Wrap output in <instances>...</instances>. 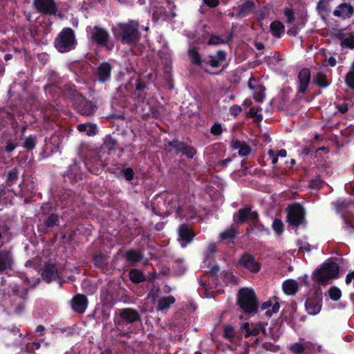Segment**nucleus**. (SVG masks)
Returning <instances> with one entry per match:
<instances>
[{
	"label": "nucleus",
	"mask_w": 354,
	"mask_h": 354,
	"mask_svg": "<svg viewBox=\"0 0 354 354\" xmlns=\"http://www.w3.org/2000/svg\"><path fill=\"white\" fill-rule=\"evenodd\" d=\"M111 30L115 39L123 45L136 46L141 39L140 24L136 20L118 23Z\"/></svg>",
	"instance_id": "nucleus-1"
},
{
	"label": "nucleus",
	"mask_w": 354,
	"mask_h": 354,
	"mask_svg": "<svg viewBox=\"0 0 354 354\" xmlns=\"http://www.w3.org/2000/svg\"><path fill=\"white\" fill-rule=\"evenodd\" d=\"M157 203H162L163 205L166 207V211L169 213L175 212L176 217H184L186 218H194L196 216V211L193 207H189L187 212L181 205L180 197L178 195L165 192L158 194L156 197Z\"/></svg>",
	"instance_id": "nucleus-2"
},
{
	"label": "nucleus",
	"mask_w": 354,
	"mask_h": 354,
	"mask_svg": "<svg viewBox=\"0 0 354 354\" xmlns=\"http://www.w3.org/2000/svg\"><path fill=\"white\" fill-rule=\"evenodd\" d=\"M41 216L37 224V230L42 234H48L58 227L62 218L56 212V208L51 203H43L41 207Z\"/></svg>",
	"instance_id": "nucleus-3"
},
{
	"label": "nucleus",
	"mask_w": 354,
	"mask_h": 354,
	"mask_svg": "<svg viewBox=\"0 0 354 354\" xmlns=\"http://www.w3.org/2000/svg\"><path fill=\"white\" fill-rule=\"evenodd\" d=\"M236 304L245 314L254 315L259 309L257 294L250 288H242L238 291Z\"/></svg>",
	"instance_id": "nucleus-4"
},
{
	"label": "nucleus",
	"mask_w": 354,
	"mask_h": 354,
	"mask_svg": "<svg viewBox=\"0 0 354 354\" xmlns=\"http://www.w3.org/2000/svg\"><path fill=\"white\" fill-rule=\"evenodd\" d=\"M77 40L75 31L69 27L64 28L54 40V46L61 53H68L75 50Z\"/></svg>",
	"instance_id": "nucleus-5"
},
{
	"label": "nucleus",
	"mask_w": 354,
	"mask_h": 354,
	"mask_svg": "<svg viewBox=\"0 0 354 354\" xmlns=\"http://www.w3.org/2000/svg\"><path fill=\"white\" fill-rule=\"evenodd\" d=\"M10 308L16 314H21L25 309V303L28 298V289L20 290L16 283H10L8 290Z\"/></svg>",
	"instance_id": "nucleus-6"
},
{
	"label": "nucleus",
	"mask_w": 354,
	"mask_h": 354,
	"mask_svg": "<svg viewBox=\"0 0 354 354\" xmlns=\"http://www.w3.org/2000/svg\"><path fill=\"white\" fill-rule=\"evenodd\" d=\"M338 265L333 261H326L313 273V279L320 284H326L330 279L338 277Z\"/></svg>",
	"instance_id": "nucleus-7"
},
{
	"label": "nucleus",
	"mask_w": 354,
	"mask_h": 354,
	"mask_svg": "<svg viewBox=\"0 0 354 354\" xmlns=\"http://www.w3.org/2000/svg\"><path fill=\"white\" fill-rule=\"evenodd\" d=\"M90 40L92 44L106 51H112L115 46L109 30L100 26H95L93 28L90 33Z\"/></svg>",
	"instance_id": "nucleus-8"
},
{
	"label": "nucleus",
	"mask_w": 354,
	"mask_h": 354,
	"mask_svg": "<svg viewBox=\"0 0 354 354\" xmlns=\"http://www.w3.org/2000/svg\"><path fill=\"white\" fill-rule=\"evenodd\" d=\"M287 222L290 226L299 227L304 225L306 227L307 221L306 219V211L303 205L300 203H295L289 205L286 208Z\"/></svg>",
	"instance_id": "nucleus-9"
},
{
	"label": "nucleus",
	"mask_w": 354,
	"mask_h": 354,
	"mask_svg": "<svg viewBox=\"0 0 354 354\" xmlns=\"http://www.w3.org/2000/svg\"><path fill=\"white\" fill-rule=\"evenodd\" d=\"M141 321L139 312L131 308H125L118 310L114 317V324L118 329L124 324H132Z\"/></svg>",
	"instance_id": "nucleus-10"
},
{
	"label": "nucleus",
	"mask_w": 354,
	"mask_h": 354,
	"mask_svg": "<svg viewBox=\"0 0 354 354\" xmlns=\"http://www.w3.org/2000/svg\"><path fill=\"white\" fill-rule=\"evenodd\" d=\"M259 216L257 212L252 211V205H247L240 208L233 215V221L238 225H243L249 222H257L259 221Z\"/></svg>",
	"instance_id": "nucleus-11"
},
{
	"label": "nucleus",
	"mask_w": 354,
	"mask_h": 354,
	"mask_svg": "<svg viewBox=\"0 0 354 354\" xmlns=\"http://www.w3.org/2000/svg\"><path fill=\"white\" fill-rule=\"evenodd\" d=\"M322 306V295L319 290H315L309 295L305 302V309L310 315H317Z\"/></svg>",
	"instance_id": "nucleus-12"
},
{
	"label": "nucleus",
	"mask_w": 354,
	"mask_h": 354,
	"mask_svg": "<svg viewBox=\"0 0 354 354\" xmlns=\"http://www.w3.org/2000/svg\"><path fill=\"white\" fill-rule=\"evenodd\" d=\"M147 84L146 82L140 77L135 80V82H133L131 80L124 87V89L127 91H130L134 89L133 97L137 100L138 102H143L146 97V93L145 92Z\"/></svg>",
	"instance_id": "nucleus-13"
},
{
	"label": "nucleus",
	"mask_w": 354,
	"mask_h": 354,
	"mask_svg": "<svg viewBox=\"0 0 354 354\" xmlns=\"http://www.w3.org/2000/svg\"><path fill=\"white\" fill-rule=\"evenodd\" d=\"M32 5L42 15L55 16L58 11L55 0H33Z\"/></svg>",
	"instance_id": "nucleus-14"
},
{
	"label": "nucleus",
	"mask_w": 354,
	"mask_h": 354,
	"mask_svg": "<svg viewBox=\"0 0 354 354\" xmlns=\"http://www.w3.org/2000/svg\"><path fill=\"white\" fill-rule=\"evenodd\" d=\"M167 146L172 147L176 153H181L185 156L188 159H192L196 154V149L190 145H188L183 141H180L177 139L169 141Z\"/></svg>",
	"instance_id": "nucleus-15"
},
{
	"label": "nucleus",
	"mask_w": 354,
	"mask_h": 354,
	"mask_svg": "<svg viewBox=\"0 0 354 354\" xmlns=\"http://www.w3.org/2000/svg\"><path fill=\"white\" fill-rule=\"evenodd\" d=\"M178 241L180 246L185 248L193 241L196 234L189 224L182 223L178 227Z\"/></svg>",
	"instance_id": "nucleus-16"
},
{
	"label": "nucleus",
	"mask_w": 354,
	"mask_h": 354,
	"mask_svg": "<svg viewBox=\"0 0 354 354\" xmlns=\"http://www.w3.org/2000/svg\"><path fill=\"white\" fill-rule=\"evenodd\" d=\"M75 109L81 115L90 116L95 113L97 106L91 100L82 95L77 101L73 104Z\"/></svg>",
	"instance_id": "nucleus-17"
},
{
	"label": "nucleus",
	"mask_w": 354,
	"mask_h": 354,
	"mask_svg": "<svg viewBox=\"0 0 354 354\" xmlns=\"http://www.w3.org/2000/svg\"><path fill=\"white\" fill-rule=\"evenodd\" d=\"M239 264L242 268L252 273H257L261 270V263L250 253L244 252L239 260Z\"/></svg>",
	"instance_id": "nucleus-18"
},
{
	"label": "nucleus",
	"mask_w": 354,
	"mask_h": 354,
	"mask_svg": "<svg viewBox=\"0 0 354 354\" xmlns=\"http://www.w3.org/2000/svg\"><path fill=\"white\" fill-rule=\"evenodd\" d=\"M112 70L113 66L109 62H102L97 66L94 75L100 83L106 84L111 79Z\"/></svg>",
	"instance_id": "nucleus-19"
},
{
	"label": "nucleus",
	"mask_w": 354,
	"mask_h": 354,
	"mask_svg": "<svg viewBox=\"0 0 354 354\" xmlns=\"http://www.w3.org/2000/svg\"><path fill=\"white\" fill-rule=\"evenodd\" d=\"M248 86L252 91L254 100L257 102H262L265 99V86L254 76L250 77Z\"/></svg>",
	"instance_id": "nucleus-20"
},
{
	"label": "nucleus",
	"mask_w": 354,
	"mask_h": 354,
	"mask_svg": "<svg viewBox=\"0 0 354 354\" xmlns=\"http://www.w3.org/2000/svg\"><path fill=\"white\" fill-rule=\"evenodd\" d=\"M88 298L83 294L75 295L71 301L72 309L80 314L84 313L88 307Z\"/></svg>",
	"instance_id": "nucleus-21"
},
{
	"label": "nucleus",
	"mask_w": 354,
	"mask_h": 354,
	"mask_svg": "<svg viewBox=\"0 0 354 354\" xmlns=\"http://www.w3.org/2000/svg\"><path fill=\"white\" fill-rule=\"evenodd\" d=\"M227 53L223 50H219L216 55H208L204 57L203 65H209L212 68H218L221 63L226 60Z\"/></svg>",
	"instance_id": "nucleus-22"
},
{
	"label": "nucleus",
	"mask_w": 354,
	"mask_h": 354,
	"mask_svg": "<svg viewBox=\"0 0 354 354\" xmlns=\"http://www.w3.org/2000/svg\"><path fill=\"white\" fill-rule=\"evenodd\" d=\"M299 86L297 92L305 93L310 82V71L308 68H302L298 73Z\"/></svg>",
	"instance_id": "nucleus-23"
},
{
	"label": "nucleus",
	"mask_w": 354,
	"mask_h": 354,
	"mask_svg": "<svg viewBox=\"0 0 354 354\" xmlns=\"http://www.w3.org/2000/svg\"><path fill=\"white\" fill-rule=\"evenodd\" d=\"M268 324L267 322L263 323L261 322L258 325H252L250 327V325L248 322H245L243 324L242 328L245 330V337H249L250 336H257L261 332L263 334H266V326Z\"/></svg>",
	"instance_id": "nucleus-24"
},
{
	"label": "nucleus",
	"mask_w": 354,
	"mask_h": 354,
	"mask_svg": "<svg viewBox=\"0 0 354 354\" xmlns=\"http://www.w3.org/2000/svg\"><path fill=\"white\" fill-rule=\"evenodd\" d=\"M353 13L354 9L351 4L342 3L334 10L333 15L342 19H347L351 17Z\"/></svg>",
	"instance_id": "nucleus-25"
},
{
	"label": "nucleus",
	"mask_w": 354,
	"mask_h": 354,
	"mask_svg": "<svg viewBox=\"0 0 354 354\" xmlns=\"http://www.w3.org/2000/svg\"><path fill=\"white\" fill-rule=\"evenodd\" d=\"M42 278L47 283H50L57 277V268L55 264L47 263L42 271Z\"/></svg>",
	"instance_id": "nucleus-26"
},
{
	"label": "nucleus",
	"mask_w": 354,
	"mask_h": 354,
	"mask_svg": "<svg viewBox=\"0 0 354 354\" xmlns=\"http://www.w3.org/2000/svg\"><path fill=\"white\" fill-rule=\"evenodd\" d=\"M256 5L252 0H246L243 4L239 6L238 11L236 13L237 18L247 17L255 9Z\"/></svg>",
	"instance_id": "nucleus-27"
},
{
	"label": "nucleus",
	"mask_w": 354,
	"mask_h": 354,
	"mask_svg": "<svg viewBox=\"0 0 354 354\" xmlns=\"http://www.w3.org/2000/svg\"><path fill=\"white\" fill-rule=\"evenodd\" d=\"M199 47L194 45H190L187 50V55L191 60L192 64L195 66H202L203 65V60L201 54L198 52Z\"/></svg>",
	"instance_id": "nucleus-28"
},
{
	"label": "nucleus",
	"mask_w": 354,
	"mask_h": 354,
	"mask_svg": "<svg viewBox=\"0 0 354 354\" xmlns=\"http://www.w3.org/2000/svg\"><path fill=\"white\" fill-rule=\"evenodd\" d=\"M279 303L278 301H275V303L273 304L271 299L262 303L261 305L259 306V308L261 310H266L265 315L268 317H270L273 313H277L279 311Z\"/></svg>",
	"instance_id": "nucleus-29"
},
{
	"label": "nucleus",
	"mask_w": 354,
	"mask_h": 354,
	"mask_svg": "<svg viewBox=\"0 0 354 354\" xmlns=\"http://www.w3.org/2000/svg\"><path fill=\"white\" fill-rule=\"evenodd\" d=\"M124 258L131 265H134L138 262H140L144 258V255L139 250L131 249L125 252Z\"/></svg>",
	"instance_id": "nucleus-30"
},
{
	"label": "nucleus",
	"mask_w": 354,
	"mask_h": 354,
	"mask_svg": "<svg viewBox=\"0 0 354 354\" xmlns=\"http://www.w3.org/2000/svg\"><path fill=\"white\" fill-rule=\"evenodd\" d=\"M63 91L71 99L73 104L83 95L77 90L76 86L72 83L64 84Z\"/></svg>",
	"instance_id": "nucleus-31"
},
{
	"label": "nucleus",
	"mask_w": 354,
	"mask_h": 354,
	"mask_svg": "<svg viewBox=\"0 0 354 354\" xmlns=\"http://www.w3.org/2000/svg\"><path fill=\"white\" fill-rule=\"evenodd\" d=\"M12 263V254L10 252L3 250L0 252V272L10 268Z\"/></svg>",
	"instance_id": "nucleus-32"
},
{
	"label": "nucleus",
	"mask_w": 354,
	"mask_h": 354,
	"mask_svg": "<svg viewBox=\"0 0 354 354\" xmlns=\"http://www.w3.org/2000/svg\"><path fill=\"white\" fill-rule=\"evenodd\" d=\"M82 175L79 167L77 164H74L70 166L64 176L71 180V182H77L82 179Z\"/></svg>",
	"instance_id": "nucleus-33"
},
{
	"label": "nucleus",
	"mask_w": 354,
	"mask_h": 354,
	"mask_svg": "<svg viewBox=\"0 0 354 354\" xmlns=\"http://www.w3.org/2000/svg\"><path fill=\"white\" fill-rule=\"evenodd\" d=\"M238 231L233 226H231L220 234L219 239L222 241L234 243Z\"/></svg>",
	"instance_id": "nucleus-34"
},
{
	"label": "nucleus",
	"mask_w": 354,
	"mask_h": 354,
	"mask_svg": "<svg viewBox=\"0 0 354 354\" xmlns=\"http://www.w3.org/2000/svg\"><path fill=\"white\" fill-rule=\"evenodd\" d=\"M337 37L340 41V44L343 48L354 49V33L351 32L346 36V34L341 32L337 34Z\"/></svg>",
	"instance_id": "nucleus-35"
},
{
	"label": "nucleus",
	"mask_w": 354,
	"mask_h": 354,
	"mask_svg": "<svg viewBox=\"0 0 354 354\" xmlns=\"http://www.w3.org/2000/svg\"><path fill=\"white\" fill-rule=\"evenodd\" d=\"M283 290L287 295H295L299 289L298 283L295 279H287L282 285Z\"/></svg>",
	"instance_id": "nucleus-36"
},
{
	"label": "nucleus",
	"mask_w": 354,
	"mask_h": 354,
	"mask_svg": "<svg viewBox=\"0 0 354 354\" xmlns=\"http://www.w3.org/2000/svg\"><path fill=\"white\" fill-rule=\"evenodd\" d=\"M270 28L272 35L276 38H281L282 33L285 30L283 24L279 20L271 22Z\"/></svg>",
	"instance_id": "nucleus-37"
},
{
	"label": "nucleus",
	"mask_w": 354,
	"mask_h": 354,
	"mask_svg": "<svg viewBox=\"0 0 354 354\" xmlns=\"http://www.w3.org/2000/svg\"><path fill=\"white\" fill-rule=\"evenodd\" d=\"M77 130L80 133H86L87 136H95L97 133V127L94 124L82 123L77 125Z\"/></svg>",
	"instance_id": "nucleus-38"
},
{
	"label": "nucleus",
	"mask_w": 354,
	"mask_h": 354,
	"mask_svg": "<svg viewBox=\"0 0 354 354\" xmlns=\"http://www.w3.org/2000/svg\"><path fill=\"white\" fill-rule=\"evenodd\" d=\"M175 301L173 296L163 297L158 300L156 308L160 311L167 310L171 304H174Z\"/></svg>",
	"instance_id": "nucleus-39"
},
{
	"label": "nucleus",
	"mask_w": 354,
	"mask_h": 354,
	"mask_svg": "<svg viewBox=\"0 0 354 354\" xmlns=\"http://www.w3.org/2000/svg\"><path fill=\"white\" fill-rule=\"evenodd\" d=\"M129 279L133 283H140L146 280L145 274L138 269H132L129 272Z\"/></svg>",
	"instance_id": "nucleus-40"
},
{
	"label": "nucleus",
	"mask_w": 354,
	"mask_h": 354,
	"mask_svg": "<svg viewBox=\"0 0 354 354\" xmlns=\"http://www.w3.org/2000/svg\"><path fill=\"white\" fill-rule=\"evenodd\" d=\"M93 262L96 268L104 269L108 264L109 257L103 253L93 256Z\"/></svg>",
	"instance_id": "nucleus-41"
},
{
	"label": "nucleus",
	"mask_w": 354,
	"mask_h": 354,
	"mask_svg": "<svg viewBox=\"0 0 354 354\" xmlns=\"http://www.w3.org/2000/svg\"><path fill=\"white\" fill-rule=\"evenodd\" d=\"M19 178V171L18 169L15 167L8 171L6 184L8 187H11L18 180Z\"/></svg>",
	"instance_id": "nucleus-42"
},
{
	"label": "nucleus",
	"mask_w": 354,
	"mask_h": 354,
	"mask_svg": "<svg viewBox=\"0 0 354 354\" xmlns=\"http://www.w3.org/2000/svg\"><path fill=\"white\" fill-rule=\"evenodd\" d=\"M314 82L320 88H326L329 86V82L326 79V75L322 72H318L317 73Z\"/></svg>",
	"instance_id": "nucleus-43"
},
{
	"label": "nucleus",
	"mask_w": 354,
	"mask_h": 354,
	"mask_svg": "<svg viewBox=\"0 0 354 354\" xmlns=\"http://www.w3.org/2000/svg\"><path fill=\"white\" fill-rule=\"evenodd\" d=\"M329 0H319L317 6V9L319 14L322 15H328L330 11V5H329Z\"/></svg>",
	"instance_id": "nucleus-44"
},
{
	"label": "nucleus",
	"mask_w": 354,
	"mask_h": 354,
	"mask_svg": "<svg viewBox=\"0 0 354 354\" xmlns=\"http://www.w3.org/2000/svg\"><path fill=\"white\" fill-rule=\"evenodd\" d=\"M37 143V137L35 135H30L25 138L23 143V147L28 151H32L35 149Z\"/></svg>",
	"instance_id": "nucleus-45"
},
{
	"label": "nucleus",
	"mask_w": 354,
	"mask_h": 354,
	"mask_svg": "<svg viewBox=\"0 0 354 354\" xmlns=\"http://www.w3.org/2000/svg\"><path fill=\"white\" fill-rule=\"evenodd\" d=\"M227 37V41H225L221 36L212 34L210 35V37L207 41V45L212 46L225 44L232 39V34H230Z\"/></svg>",
	"instance_id": "nucleus-46"
},
{
	"label": "nucleus",
	"mask_w": 354,
	"mask_h": 354,
	"mask_svg": "<svg viewBox=\"0 0 354 354\" xmlns=\"http://www.w3.org/2000/svg\"><path fill=\"white\" fill-rule=\"evenodd\" d=\"M254 234L261 236L263 235L268 236L270 234V230L265 227L262 223H254Z\"/></svg>",
	"instance_id": "nucleus-47"
},
{
	"label": "nucleus",
	"mask_w": 354,
	"mask_h": 354,
	"mask_svg": "<svg viewBox=\"0 0 354 354\" xmlns=\"http://www.w3.org/2000/svg\"><path fill=\"white\" fill-rule=\"evenodd\" d=\"M223 281L226 285H236L239 282V279L232 273L226 272L223 273Z\"/></svg>",
	"instance_id": "nucleus-48"
},
{
	"label": "nucleus",
	"mask_w": 354,
	"mask_h": 354,
	"mask_svg": "<svg viewBox=\"0 0 354 354\" xmlns=\"http://www.w3.org/2000/svg\"><path fill=\"white\" fill-rule=\"evenodd\" d=\"M273 230L277 235H281L284 230V225L281 219L275 218L274 219L272 225Z\"/></svg>",
	"instance_id": "nucleus-49"
},
{
	"label": "nucleus",
	"mask_w": 354,
	"mask_h": 354,
	"mask_svg": "<svg viewBox=\"0 0 354 354\" xmlns=\"http://www.w3.org/2000/svg\"><path fill=\"white\" fill-rule=\"evenodd\" d=\"M18 334H19V336H21V334L19 333V328L15 326L3 328L2 335L4 337H8L9 335L16 336Z\"/></svg>",
	"instance_id": "nucleus-50"
},
{
	"label": "nucleus",
	"mask_w": 354,
	"mask_h": 354,
	"mask_svg": "<svg viewBox=\"0 0 354 354\" xmlns=\"http://www.w3.org/2000/svg\"><path fill=\"white\" fill-rule=\"evenodd\" d=\"M344 81L348 87L354 91V70L351 69L346 73Z\"/></svg>",
	"instance_id": "nucleus-51"
},
{
	"label": "nucleus",
	"mask_w": 354,
	"mask_h": 354,
	"mask_svg": "<svg viewBox=\"0 0 354 354\" xmlns=\"http://www.w3.org/2000/svg\"><path fill=\"white\" fill-rule=\"evenodd\" d=\"M328 295L330 298L333 301H338L341 296L342 292L339 288L335 286L331 287L328 290Z\"/></svg>",
	"instance_id": "nucleus-52"
},
{
	"label": "nucleus",
	"mask_w": 354,
	"mask_h": 354,
	"mask_svg": "<svg viewBox=\"0 0 354 354\" xmlns=\"http://www.w3.org/2000/svg\"><path fill=\"white\" fill-rule=\"evenodd\" d=\"M104 147L109 151H114L118 146V142L111 136L106 137L104 142Z\"/></svg>",
	"instance_id": "nucleus-53"
},
{
	"label": "nucleus",
	"mask_w": 354,
	"mask_h": 354,
	"mask_svg": "<svg viewBox=\"0 0 354 354\" xmlns=\"http://www.w3.org/2000/svg\"><path fill=\"white\" fill-rule=\"evenodd\" d=\"M305 349L304 344L297 342L290 346V350L292 354H304Z\"/></svg>",
	"instance_id": "nucleus-54"
},
{
	"label": "nucleus",
	"mask_w": 354,
	"mask_h": 354,
	"mask_svg": "<svg viewBox=\"0 0 354 354\" xmlns=\"http://www.w3.org/2000/svg\"><path fill=\"white\" fill-rule=\"evenodd\" d=\"M121 174L123 175L124 179L129 182L131 181L135 176V173L131 167L122 168Z\"/></svg>",
	"instance_id": "nucleus-55"
},
{
	"label": "nucleus",
	"mask_w": 354,
	"mask_h": 354,
	"mask_svg": "<svg viewBox=\"0 0 354 354\" xmlns=\"http://www.w3.org/2000/svg\"><path fill=\"white\" fill-rule=\"evenodd\" d=\"M324 181L317 176L309 182V187L311 189H320L324 186Z\"/></svg>",
	"instance_id": "nucleus-56"
},
{
	"label": "nucleus",
	"mask_w": 354,
	"mask_h": 354,
	"mask_svg": "<svg viewBox=\"0 0 354 354\" xmlns=\"http://www.w3.org/2000/svg\"><path fill=\"white\" fill-rule=\"evenodd\" d=\"M283 14L286 17V23L292 24L295 19V12L292 9L286 8L283 10Z\"/></svg>",
	"instance_id": "nucleus-57"
},
{
	"label": "nucleus",
	"mask_w": 354,
	"mask_h": 354,
	"mask_svg": "<svg viewBox=\"0 0 354 354\" xmlns=\"http://www.w3.org/2000/svg\"><path fill=\"white\" fill-rule=\"evenodd\" d=\"M251 152V147L246 142H245L239 151V155L241 157H245L250 155Z\"/></svg>",
	"instance_id": "nucleus-58"
},
{
	"label": "nucleus",
	"mask_w": 354,
	"mask_h": 354,
	"mask_svg": "<svg viewBox=\"0 0 354 354\" xmlns=\"http://www.w3.org/2000/svg\"><path fill=\"white\" fill-rule=\"evenodd\" d=\"M223 132L222 126L218 122H215L210 129V133L214 136H220Z\"/></svg>",
	"instance_id": "nucleus-59"
},
{
	"label": "nucleus",
	"mask_w": 354,
	"mask_h": 354,
	"mask_svg": "<svg viewBox=\"0 0 354 354\" xmlns=\"http://www.w3.org/2000/svg\"><path fill=\"white\" fill-rule=\"evenodd\" d=\"M224 336L227 339H232L234 337V328L232 326H226L224 328Z\"/></svg>",
	"instance_id": "nucleus-60"
},
{
	"label": "nucleus",
	"mask_w": 354,
	"mask_h": 354,
	"mask_svg": "<svg viewBox=\"0 0 354 354\" xmlns=\"http://www.w3.org/2000/svg\"><path fill=\"white\" fill-rule=\"evenodd\" d=\"M241 106L237 104L233 105L230 108V113L234 117L238 116L241 113Z\"/></svg>",
	"instance_id": "nucleus-61"
},
{
	"label": "nucleus",
	"mask_w": 354,
	"mask_h": 354,
	"mask_svg": "<svg viewBox=\"0 0 354 354\" xmlns=\"http://www.w3.org/2000/svg\"><path fill=\"white\" fill-rule=\"evenodd\" d=\"M17 147V142L8 140L6 142L5 150L7 153H11Z\"/></svg>",
	"instance_id": "nucleus-62"
},
{
	"label": "nucleus",
	"mask_w": 354,
	"mask_h": 354,
	"mask_svg": "<svg viewBox=\"0 0 354 354\" xmlns=\"http://www.w3.org/2000/svg\"><path fill=\"white\" fill-rule=\"evenodd\" d=\"M335 107L341 113H346L348 110V103L344 102L343 103L336 104Z\"/></svg>",
	"instance_id": "nucleus-63"
},
{
	"label": "nucleus",
	"mask_w": 354,
	"mask_h": 354,
	"mask_svg": "<svg viewBox=\"0 0 354 354\" xmlns=\"http://www.w3.org/2000/svg\"><path fill=\"white\" fill-rule=\"evenodd\" d=\"M220 268L218 264H215L212 266V267L210 268L208 275L212 279H216V275L218 272Z\"/></svg>",
	"instance_id": "nucleus-64"
}]
</instances>
